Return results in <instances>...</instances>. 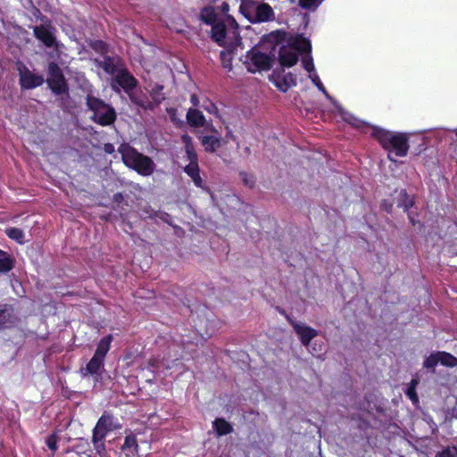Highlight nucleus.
<instances>
[{
	"label": "nucleus",
	"instance_id": "nucleus-1",
	"mask_svg": "<svg viewBox=\"0 0 457 457\" xmlns=\"http://www.w3.org/2000/svg\"><path fill=\"white\" fill-rule=\"evenodd\" d=\"M229 6L223 2L220 5L206 6L200 12V20L211 27V38L224 49L220 52L222 67L230 71L232 60L241 46V37L236 20L228 14Z\"/></svg>",
	"mask_w": 457,
	"mask_h": 457
},
{
	"label": "nucleus",
	"instance_id": "nucleus-2",
	"mask_svg": "<svg viewBox=\"0 0 457 457\" xmlns=\"http://www.w3.org/2000/svg\"><path fill=\"white\" fill-rule=\"evenodd\" d=\"M364 124L359 127V129H371V136L376 138L381 146L387 152L388 159L396 162L397 157H405L410 148L409 137L415 133H402L386 130L378 126H371L368 122L362 120Z\"/></svg>",
	"mask_w": 457,
	"mask_h": 457
},
{
	"label": "nucleus",
	"instance_id": "nucleus-3",
	"mask_svg": "<svg viewBox=\"0 0 457 457\" xmlns=\"http://www.w3.org/2000/svg\"><path fill=\"white\" fill-rule=\"evenodd\" d=\"M302 65L303 68L308 72L309 79L317 87V88L324 95V96L331 102V104H333L338 115L342 118V120H344L345 122L349 123L354 128H359L361 127V125L364 124V122L361 120H359L358 118L354 117L353 114L345 111L342 107V105L328 93L315 70L313 59L311 54L303 55Z\"/></svg>",
	"mask_w": 457,
	"mask_h": 457
},
{
	"label": "nucleus",
	"instance_id": "nucleus-4",
	"mask_svg": "<svg viewBox=\"0 0 457 457\" xmlns=\"http://www.w3.org/2000/svg\"><path fill=\"white\" fill-rule=\"evenodd\" d=\"M245 69L251 73L269 71L275 61V53L258 45L251 48L241 58Z\"/></svg>",
	"mask_w": 457,
	"mask_h": 457
},
{
	"label": "nucleus",
	"instance_id": "nucleus-5",
	"mask_svg": "<svg viewBox=\"0 0 457 457\" xmlns=\"http://www.w3.org/2000/svg\"><path fill=\"white\" fill-rule=\"evenodd\" d=\"M119 152L126 166L135 170L142 176L151 175L155 168L153 160L132 148L127 144H123L119 147Z\"/></svg>",
	"mask_w": 457,
	"mask_h": 457
},
{
	"label": "nucleus",
	"instance_id": "nucleus-6",
	"mask_svg": "<svg viewBox=\"0 0 457 457\" xmlns=\"http://www.w3.org/2000/svg\"><path fill=\"white\" fill-rule=\"evenodd\" d=\"M312 46L309 39L297 36L290 40L287 46H282L279 49V62L282 66L291 67L295 65L303 54H311Z\"/></svg>",
	"mask_w": 457,
	"mask_h": 457
},
{
	"label": "nucleus",
	"instance_id": "nucleus-7",
	"mask_svg": "<svg viewBox=\"0 0 457 457\" xmlns=\"http://www.w3.org/2000/svg\"><path fill=\"white\" fill-rule=\"evenodd\" d=\"M87 105L93 112L91 119L102 126H109L116 120V112L112 106L104 103L103 100L88 94L87 96Z\"/></svg>",
	"mask_w": 457,
	"mask_h": 457
},
{
	"label": "nucleus",
	"instance_id": "nucleus-8",
	"mask_svg": "<svg viewBox=\"0 0 457 457\" xmlns=\"http://www.w3.org/2000/svg\"><path fill=\"white\" fill-rule=\"evenodd\" d=\"M110 85L114 92L120 93V90H123L133 101L132 92L136 88L137 81L136 78L128 71L125 65L111 79Z\"/></svg>",
	"mask_w": 457,
	"mask_h": 457
},
{
	"label": "nucleus",
	"instance_id": "nucleus-9",
	"mask_svg": "<svg viewBox=\"0 0 457 457\" xmlns=\"http://www.w3.org/2000/svg\"><path fill=\"white\" fill-rule=\"evenodd\" d=\"M33 31L36 38L41 41L46 47H54L57 52L64 47L62 44L57 42L54 35L55 29L52 26H36Z\"/></svg>",
	"mask_w": 457,
	"mask_h": 457
},
{
	"label": "nucleus",
	"instance_id": "nucleus-10",
	"mask_svg": "<svg viewBox=\"0 0 457 457\" xmlns=\"http://www.w3.org/2000/svg\"><path fill=\"white\" fill-rule=\"evenodd\" d=\"M47 84L52 91L57 95L64 93L67 89L62 72L54 62L49 63Z\"/></svg>",
	"mask_w": 457,
	"mask_h": 457
},
{
	"label": "nucleus",
	"instance_id": "nucleus-11",
	"mask_svg": "<svg viewBox=\"0 0 457 457\" xmlns=\"http://www.w3.org/2000/svg\"><path fill=\"white\" fill-rule=\"evenodd\" d=\"M104 370V361L93 356L86 367L79 370L82 378L92 377L95 383H100Z\"/></svg>",
	"mask_w": 457,
	"mask_h": 457
},
{
	"label": "nucleus",
	"instance_id": "nucleus-12",
	"mask_svg": "<svg viewBox=\"0 0 457 457\" xmlns=\"http://www.w3.org/2000/svg\"><path fill=\"white\" fill-rule=\"evenodd\" d=\"M96 64L101 68L105 74L111 76V79L124 67V63L120 57L117 56H104L100 59H96Z\"/></svg>",
	"mask_w": 457,
	"mask_h": 457
},
{
	"label": "nucleus",
	"instance_id": "nucleus-13",
	"mask_svg": "<svg viewBox=\"0 0 457 457\" xmlns=\"http://www.w3.org/2000/svg\"><path fill=\"white\" fill-rule=\"evenodd\" d=\"M270 80L281 92H287L289 88L296 86V77L291 72L286 74L273 72L270 76Z\"/></svg>",
	"mask_w": 457,
	"mask_h": 457
},
{
	"label": "nucleus",
	"instance_id": "nucleus-14",
	"mask_svg": "<svg viewBox=\"0 0 457 457\" xmlns=\"http://www.w3.org/2000/svg\"><path fill=\"white\" fill-rule=\"evenodd\" d=\"M20 81L22 88L32 89L41 86L44 82V78L39 74L31 72L28 69H24L20 72Z\"/></svg>",
	"mask_w": 457,
	"mask_h": 457
},
{
	"label": "nucleus",
	"instance_id": "nucleus-15",
	"mask_svg": "<svg viewBox=\"0 0 457 457\" xmlns=\"http://www.w3.org/2000/svg\"><path fill=\"white\" fill-rule=\"evenodd\" d=\"M292 326L299 337L302 344L305 346L309 345L312 339H313L317 335L318 332L314 328L306 326L303 323L300 322H291Z\"/></svg>",
	"mask_w": 457,
	"mask_h": 457
},
{
	"label": "nucleus",
	"instance_id": "nucleus-16",
	"mask_svg": "<svg viewBox=\"0 0 457 457\" xmlns=\"http://www.w3.org/2000/svg\"><path fill=\"white\" fill-rule=\"evenodd\" d=\"M184 171L191 178V179L193 180L194 184L197 187H201V188L204 187L203 180H202V178L200 176V170H199L198 162L188 163L184 168Z\"/></svg>",
	"mask_w": 457,
	"mask_h": 457
},
{
	"label": "nucleus",
	"instance_id": "nucleus-17",
	"mask_svg": "<svg viewBox=\"0 0 457 457\" xmlns=\"http://www.w3.org/2000/svg\"><path fill=\"white\" fill-rule=\"evenodd\" d=\"M255 15L259 21H268L274 18V12L270 4L262 3L256 7Z\"/></svg>",
	"mask_w": 457,
	"mask_h": 457
},
{
	"label": "nucleus",
	"instance_id": "nucleus-18",
	"mask_svg": "<svg viewBox=\"0 0 457 457\" xmlns=\"http://www.w3.org/2000/svg\"><path fill=\"white\" fill-rule=\"evenodd\" d=\"M200 140L206 152H215L220 146V137L214 135L202 136Z\"/></svg>",
	"mask_w": 457,
	"mask_h": 457
},
{
	"label": "nucleus",
	"instance_id": "nucleus-19",
	"mask_svg": "<svg viewBox=\"0 0 457 457\" xmlns=\"http://www.w3.org/2000/svg\"><path fill=\"white\" fill-rule=\"evenodd\" d=\"M112 341V336L108 335L103 337L97 345L96 350L93 356L97 357L104 361L107 353L110 350L111 343Z\"/></svg>",
	"mask_w": 457,
	"mask_h": 457
},
{
	"label": "nucleus",
	"instance_id": "nucleus-20",
	"mask_svg": "<svg viewBox=\"0 0 457 457\" xmlns=\"http://www.w3.org/2000/svg\"><path fill=\"white\" fill-rule=\"evenodd\" d=\"M122 451L125 452L127 456L134 455L138 452V444L135 435L130 433L127 435L124 440V444L121 447Z\"/></svg>",
	"mask_w": 457,
	"mask_h": 457
},
{
	"label": "nucleus",
	"instance_id": "nucleus-21",
	"mask_svg": "<svg viewBox=\"0 0 457 457\" xmlns=\"http://www.w3.org/2000/svg\"><path fill=\"white\" fill-rule=\"evenodd\" d=\"M14 321L12 309L8 305H0V328L8 327Z\"/></svg>",
	"mask_w": 457,
	"mask_h": 457
},
{
	"label": "nucleus",
	"instance_id": "nucleus-22",
	"mask_svg": "<svg viewBox=\"0 0 457 457\" xmlns=\"http://www.w3.org/2000/svg\"><path fill=\"white\" fill-rule=\"evenodd\" d=\"M182 142L185 144V150L189 163L198 162V157L192 144L191 137L188 135H183Z\"/></svg>",
	"mask_w": 457,
	"mask_h": 457
},
{
	"label": "nucleus",
	"instance_id": "nucleus-23",
	"mask_svg": "<svg viewBox=\"0 0 457 457\" xmlns=\"http://www.w3.org/2000/svg\"><path fill=\"white\" fill-rule=\"evenodd\" d=\"M187 120L191 126H203L204 123V116L196 109H189L187 113Z\"/></svg>",
	"mask_w": 457,
	"mask_h": 457
},
{
	"label": "nucleus",
	"instance_id": "nucleus-24",
	"mask_svg": "<svg viewBox=\"0 0 457 457\" xmlns=\"http://www.w3.org/2000/svg\"><path fill=\"white\" fill-rule=\"evenodd\" d=\"M13 259L6 252L0 250V273H7L12 270Z\"/></svg>",
	"mask_w": 457,
	"mask_h": 457
},
{
	"label": "nucleus",
	"instance_id": "nucleus-25",
	"mask_svg": "<svg viewBox=\"0 0 457 457\" xmlns=\"http://www.w3.org/2000/svg\"><path fill=\"white\" fill-rule=\"evenodd\" d=\"M449 130L447 129H434V130H422L419 132V134H425L423 139L430 140L431 138H435L437 141L444 140L447 135L449 134Z\"/></svg>",
	"mask_w": 457,
	"mask_h": 457
},
{
	"label": "nucleus",
	"instance_id": "nucleus-26",
	"mask_svg": "<svg viewBox=\"0 0 457 457\" xmlns=\"http://www.w3.org/2000/svg\"><path fill=\"white\" fill-rule=\"evenodd\" d=\"M146 89L156 104H159L162 100H164L165 96L162 92L163 87L162 85H150Z\"/></svg>",
	"mask_w": 457,
	"mask_h": 457
},
{
	"label": "nucleus",
	"instance_id": "nucleus-27",
	"mask_svg": "<svg viewBox=\"0 0 457 457\" xmlns=\"http://www.w3.org/2000/svg\"><path fill=\"white\" fill-rule=\"evenodd\" d=\"M213 428L219 436L227 435L231 432L232 427L224 419H216L213 421Z\"/></svg>",
	"mask_w": 457,
	"mask_h": 457
},
{
	"label": "nucleus",
	"instance_id": "nucleus-28",
	"mask_svg": "<svg viewBox=\"0 0 457 457\" xmlns=\"http://www.w3.org/2000/svg\"><path fill=\"white\" fill-rule=\"evenodd\" d=\"M95 428L107 435L112 429V418L106 415L101 416Z\"/></svg>",
	"mask_w": 457,
	"mask_h": 457
},
{
	"label": "nucleus",
	"instance_id": "nucleus-29",
	"mask_svg": "<svg viewBox=\"0 0 457 457\" xmlns=\"http://www.w3.org/2000/svg\"><path fill=\"white\" fill-rule=\"evenodd\" d=\"M437 353L439 363L442 365L451 368L457 366V358L451 353L445 352H437Z\"/></svg>",
	"mask_w": 457,
	"mask_h": 457
},
{
	"label": "nucleus",
	"instance_id": "nucleus-30",
	"mask_svg": "<svg viewBox=\"0 0 457 457\" xmlns=\"http://www.w3.org/2000/svg\"><path fill=\"white\" fill-rule=\"evenodd\" d=\"M324 0H299V6L310 12H315Z\"/></svg>",
	"mask_w": 457,
	"mask_h": 457
},
{
	"label": "nucleus",
	"instance_id": "nucleus-31",
	"mask_svg": "<svg viewBox=\"0 0 457 457\" xmlns=\"http://www.w3.org/2000/svg\"><path fill=\"white\" fill-rule=\"evenodd\" d=\"M417 385H418V380L417 379H411V381L408 385V386L406 388V391H405V395L409 397V399L414 404L418 403V402H419V398H418V395L416 394Z\"/></svg>",
	"mask_w": 457,
	"mask_h": 457
},
{
	"label": "nucleus",
	"instance_id": "nucleus-32",
	"mask_svg": "<svg viewBox=\"0 0 457 457\" xmlns=\"http://www.w3.org/2000/svg\"><path fill=\"white\" fill-rule=\"evenodd\" d=\"M6 235L16 242L22 244L24 243L25 235L23 231L17 228H10L6 229Z\"/></svg>",
	"mask_w": 457,
	"mask_h": 457
},
{
	"label": "nucleus",
	"instance_id": "nucleus-33",
	"mask_svg": "<svg viewBox=\"0 0 457 457\" xmlns=\"http://www.w3.org/2000/svg\"><path fill=\"white\" fill-rule=\"evenodd\" d=\"M439 363L438 353L430 354L424 361V367L427 369L435 368Z\"/></svg>",
	"mask_w": 457,
	"mask_h": 457
},
{
	"label": "nucleus",
	"instance_id": "nucleus-34",
	"mask_svg": "<svg viewBox=\"0 0 457 457\" xmlns=\"http://www.w3.org/2000/svg\"><path fill=\"white\" fill-rule=\"evenodd\" d=\"M436 457H457V446H448L438 453Z\"/></svg>",
	"mask_w": 457,
	"mask_h": 457
},
{
	"label": "nucleus",
	"instance_id": "nucleus-35",
	"mask_svg": "<svg viewBox=\"0 0 457 457\" xmlns=\"http://www.w3.org/2000/svg\"><path fill=\"white\" fill-rule=\"evenodd\" d=\"M105 436L106 434L95 428L93 430L92 443L104 442Z\"/></svg>",
	"mask_w": 457,
	"mask_h": 457
},
{
	"label": "nucleus",
	"instance_id": "nucleus-36",
	"mask_svg": "<svg viewBox=\"0 0 457 457\" xmlns=\"http://www.w3.org/2000/svg\"><path fill=\"white\" fill-rule=\"evenodd\" d=\"M46 444L47 445V447L53 451V452H55L57 450V437L55 435H51L49 436L46 440Z\"/></svg>",
	"mask_w": 457,
	"mask_h": 457
},
{
	"label": "nucleus",
	"instance_id": "nucleus-37",
	"mask_svg": "<svg viewBox=\"0 0 457 457\" xmlns=\"http://www.w3.org/2000/svg\"><path fill=\"white\" fill-rule=\"evenodd\" d=\"M401 195L405 197V201L403 204V207L404 212H407L412 206L413 202L411 198L408 197L405 191H402Z\"/></svg>",
	"mask_w": 457,
	"mask_h": 457
},
{
	"label": "nucleus",
	"instance_id": "nucleus-38",
	"mask_svg": "<svg viewBox=\"0 0 457 457\" xmlns=\"http://www.w3.org/2000/svg\"><path fill=\"white\" fill-rule=\"evenodd\" d=\"M96 452L99 455H103L105 453V446L104 442L93 443Z\"/></svg>",
	"mask_w": 457,
	"mask_h": 457
},
{
	"label": "nucleus",
	"instance_id": "nucleus-39",
	"mask_svg": "<svg viewBox=\"0 0 457 457\" xmlns=\"http://www.w3.org/2000/svg\"><path fill=\"white\" fill-rule=\"evenodd\" d=\"M104 150L106 154H110L115 151L114 145L111 143L104 144Z\"/></svg>",
	"mask_w": 457,
	"mask_h": 457
},
{
	"label": "nucleus",
	"instance_id": "nucleus-40",
	"mask_svg": "<svg viewBox=\"0 0 457 457\" xmlns=\"http://www.w3.org/2000/svg\"><path fill=\"white\" fill-rule=\"evenodd\" d=\"M241 176H242V179H243L245 184H246V185H248L250 187H252L253 185V180L252 179V178H249V179L246 178L247 176L245 173L241 174Z\"/></svg>",
	"mask_w": 457,
	"mask_h": 457
},
{
	"label": "nucleus",
	"instance_id": "nucleus-41",
	"mask_svg": "<svg viewBox=\"0 0 457 457\" xmlns=\"http://www.w3.org/2000/svg\"><path fill=\"white\" fill-rule=\"evenodd\" d=\"M205 110L209 112H215L217 108L212 103H208V105L204 106Z\"/></svg>",
	"mask_w": 457,
	"mask_h": 457
},
{
	"label": "nucleus",
	"instance_id": "nucleus-42",
	"mask_svg": "<svg viewBox=\"0 0 457 457\" xmlns=\"http://www.w3.org/2000/svg\"><path fill=\"white\" fill-rule=\"evenodd\" d=\"M96 45L97 46H99V49H100L101 51H104V50H105V45H104V43H103L102 41H98V42H96Z\"/></svg>",
	"mask_w": 457,
	"mask_h": 457
},
{
	"label": "nucleus",
	"instance_id": "nucleus-43",
	"mask_svg": "<svg viewBox=\"0 0 457 457\" xmlns=\"http://www.w3.org/2000/svg\"><path fill=\"white\" fill-rule=\"evenodd\" d=\"M191 102H192V104H193L194 105H195V106H196V105H198V104H199V101H198V99H197L196 96H195V95H193V96H191Z\"/></svg>",
	"mask_w": 457,
	"mask_h": 457
},
{
	"label": "nucleus",
	"instance_id": "nucleus-44",
	"mask_svg": "<svg viewBox=\"0 0 457 457\" xmlns=\"http://www.w3.org/2000/svg\"><path fill=\"white\" fill-rule=\"evenodd\" d=\"M188 343V341L187 339H182L181 340V344L184 345V347H186V345Z\"/></svg>",
	"mask_w": 457,
	"mask_h": 457
},
{
	"label": "nucleus",
	"instance_id": "nucleus-45",
	"mask_svg": "<svg viewBox=\"0 0 457 457\" xmlns=\"http://www.w3.org/2000/svg\"><path fill=\"white\" fill-rule=\"evenodd\" d=\"M168 27H170V29H172V27H170V25H168ZM173 29H175L176 31L179 32L182 30V29L179 27V28H173Z\"/></svg>",
	"mask_w": 457,
	"mask_h": 457
},
{
	"label": "nucleus",
	"instance_id": "nucleus-46",
	"mask_svg": "<svg viewBox=\"0 0 457 457\" xmlns=\"http://www.w3.org/2000/svg\"><path fill=\"white\" fill-rule=\"evenodd\" d=\"M291 3L295 4L297 3L299 4V0H289Z\"/></svg>",
	"mask_w": 457,
	"mask_h": 457
}]
</instances>
